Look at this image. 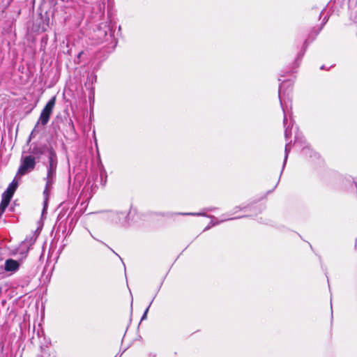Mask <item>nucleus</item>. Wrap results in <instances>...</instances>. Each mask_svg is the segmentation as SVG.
<instances>
[{
	"label": "nucleus",
	"instance_id": "nucleus-1",
	"mask_svg": "<svg viewBox=\"0 0 357 357\" xmlns=\"http://www.w3.org/2000/svg\"><path fill=\"white\" fill-rule=\"evenodd\" d=\"M58 165V158L54 149H49L47 155V162L45 164L47 175L44 178L45 181V187L43 191V210L44 213L47 208L50 191L56 179V169Z\"/></svg>",
	"mask_w": 357,
	"mask_h": 357
},
{
	"label": "nucleus",
	"instance_id": "nucleus-2",
	"mask_svg": "<svg viewBox=\"0 0 357 357\" xmlns=\"http://www.w3.org/2000/svg\"><path fill=\"white\" fill-rule=\"evenodd\" d=\"M36 159L32 155H27L22 158L20 166L17 170L16 177H20L34 169Z\"/></svg>",
	"mask_w": 357,
	"mask_h": 357
},
{
	"label": "nucleus",
	"instance_id": "nucleus-3",
	"mask_svg": "<svg viewBox=\"0 0 357 357\" xmlns=\"http://www.w3.org/2000/svg\"><path fill=\"white\" fill-rule=\"evenodd\" d=\"M177 214L178 215H181L206 216V217L211 218L212 219L211 221L210 222L209 225L205 227L204 231H207L209 229H211L212 227L218 225L220 223L223 222H225L226 220L236 219V218H225V219H222V220L218 221L215 216H213V215H207L205 213H178Z\"/></svg>",
	"mask_w": 357,
	"mask_h": 357
},
{
	"label": "nucleus",
	"instance_id": "nucleus-4",
	"mask_svg": "<svg viewBox=\"0 0 357 357\" xmlns=\"http://www.w3.org/2000/svg\"><path fill=\"white\" fill-rule=\"evenodd\" d=\"M281 88H282V86H280L279 91H278V96H279L281 107L284 112L283 123H284V137H285L286 141H288L289 138L291 135V128H290L289 126H290V125L292 126L293 123H292V121H291L289 123V125L287 126V118L285 114V108H284L283 102L281 99Z\"/></svg>",
	"mask_w": 357,
	"mask_h": 357
},
{
	"label": "nucleus",
	"instance_id": "nucleus-5",
	"mask_svg": "<svg viewBox=\"0 0 357 357\" xmlns=\"http://www.w3.org/2000/svg\"><path fill=\"white\" fill-rule=\"evenodd\" d=\"M20 262L13 259H8L5 261L4 270L11 273H16L20 268Z\"/></svg>",
	"mask_w": 357,
	"mask_h": 357
},
{
	"label": "nucleus",
	"instance_id": "nucleus-6",
	"mask_svg": "<svg viewBox=\"0 0 357 357\" xmlns=\"http://www.w3.org/2000/svg\"><path fill=\"white\" fill-rule=\"evenodd\" d=\"M50 149H53V148L52 146H47L46 144H43V145L36 144L31 149V153L33 155L39 157L40 155H44L45 153H47V155H48Z\"/></svg>",
	"mask_w": 357,
	"mask_h": 357
},
{
	"label": "nucleus",
	"instance_id": "nucleus-7",
	"mask_svg": "<svg viewBox=\"0 0 357 357\" xmlns=\"http://www.w3.org/2000/svg\"><path fill=\"white\" fill-rule=\"evenodd\" d=\"M50 117L41 112L39 119L36 123L34 128L31 132L30 137H35L36 134L39 132L38 126L40 123H41L42 126H45L48 123Z\"/></svg>",
	"mask_w": 357,
	"mask_h": 357
},
{
	"label": "nucleus",
	"instance_id": "nucleus-8",
	"mask_svg": "<svg viewBox=\"0 0 357 357\" xmlns=\"http://www.w3.org/2000/svg\"><path fill=\"white\" fill-rule=\"evenodd\" d=\"M18 186V181L17 177L13 179V181L9 184L6 190L3 193V195L12 198Z\"/></svg>",
	"mask_w": 357,
	"mask_h": 357
},
{
	"label": "nucleus",
	"instance_id": "nucleus-9",
	"mask_svg": "<svg viewBox=\"0 0 357 357\" xmlns=\"http://www.w3.org/2000/svg\"><path fill=\"white\" fill-rule=\"evenodd\" d=\"M56 102V97H52L46 104L43 109L42 110V112L46 115H47L49 117H50V115L52 112L53 108L55 105Z\"/></svg>",
	"mask_w": 357,
	"mask_h": 357
},
{
	"label": "nucleus",
	"instance_id": "nucleus-10",
	"mask_svg": "<svg viewBox=\"0 0 357 357\" xmlns=\"http://www.w3.org/2000/svg\"><path fill=\"white\" fill-rule=\"evenodd\" d=\"M31 244L32 243H30L29 245L27 242H22L18 248L19 254L21 255L23 257H26Z\"/></svg>",
	"mask_w": 357,
	"mask_h": 357
},
{
	"label": "nucleus",
	"instance_id": "nucleus-11",
	"mask_svg": "<svg viewBox=\"0 0 357 357\" xmlns=\"http://www.w3.org/2000/svg\"><path fill=\"white\" fill-rule=\"evenodd\" d=\"M291 142H289V143H287L286 145H285V149H284V162H283V165H282V172L283 171L285 165H286V163H287V158H288V155H289V153L291 151Z\"/></svg>",
	"mask_w": 357,
	"mask_h": 357
},
{
	"label": "nucleus",
	"instance_id": "nucleus-12",
	"mask_svg": "<svg viewBox=\"0 0 357 357\" xmlns=\"http://www.w3.org/2000/svg\"><path fill=\"white\" fill-rule=\"evenodd\" d=\"M12 198H10L8 197H6L3 195H2L1 202L0 203V208L2 210H6V208L8 207L10 200Z\"/></svg>",
	"mask_w": 357,
	"mask_h": 357
},
{
	"label": "nucleus",
	"instance_id": "nucleus-13",
	"mask_svg": "<svg viewBox=\"0 0 357 357\" xmlns=\"http://www.w3.org/2000/svg\"><path fill=\"white\" fill-rule=\"evenodd\" d=\"M152 303H153V300L151 301V302L150 303L149 306L145 310V311H144V314H143V315H142V317L141 318V321H143V320L146 319L147 313L149 312V307H150L151 305L152 304Z\"/></svg>",
	"mask_w": 357,
	"mask_h": 357
},
{
	"label": "nucleus",
	"instance_id": "nucleus-14",
	"mask_svg": "<svg viewBox=\"0 0 357 357\" xmlns=\"http://www.w3.org/2000/svg\"><path fill=\"white\" fill-rule=\"evenodd\" d=\"M294 142L296 144L298 142L303 143V137L299 134H296Z\"/></svg>",
	"mask_w": 357,
	"mask_h": 357
},
{
	"label": "nucleus",
	"instance_id": "nucleus-15",
	"mask_svg": "<svg viewBox=\"0 0 357 357\" xmlns=\"http://www.w3.org/2000/svg\"><path fill=\"white\" fill-rule=\"evenodd\" d=\"M98 9L100 12H104L105 10V3L99 2L98 4Z\"/></svg>",
	"mask_w": 357,
	"mask_h": 357
},
{
	"label": "nucleus",
	"instance_id": "nucleus-16",
	"mask_svg": "<svg viewBox=\"0 0 357 357\" xmlns=\"http://www.w3.org/2000/svg\"><path fill=\"white\" fill-rule=\"evenodd\" d=\"M237 208L239 209V210H243V209L245 208V206H243V207L237 206V207L235 208V209H237Z\"/></svg>",
	"mask_w": 357,
	"mask_h": 357
},
{
	"label": "nucleus",
	"instance_id": "nucleus-17",
	"mask_svg": "<svg viewBox=\"0 0 357 357\" xmlns=\"http://www.w3.org/2000/svg\"><path fill=\"white\" fill-rule=\"evenodd\" d=\"M4 211H5V210H2L1 208H0V218L1 217V215H3Z\"/></svg>",
	"mask_w": 357,
	"mask_h": 357
},
{
	"label": "nucleus",
	"instance_id": "nucleus-18",
	"mask_svg": "<svg viewBox=\"0 0 357 357\" xmlns=\"http://www.w3.org/2000/svg\"><path fill=\"white\" fill-rule=\"evenodd\" d=\"M304 52H303L302 54H299L298 56V58L296 59V61H298V59H299L300 57H301L303 55Z\"/></svg>",
	"mask_w": 357,
	"mask_h": 357
},
{
	"label": "nucleus",
	"instance_id": "nucleus-19",
	"mask_svg": "<svg viewBox=\"0 0 357 357\" xmlns=\"http://www.w3.org/2000/svg\"><path fill=\"white\" fill-rule=\"evenodd\" d=\"M83 54V52H80L78 55H77V58H80L81 55Z\"/></svg>",
	"mask_w": 357,
	"mask_h": 357
},
{
	"label": "nucleus",
	"instance_id": "nucleus-20",
	"mask_svg": "<svg viewBox=\"0 0 357 357\" xmlns=\"http://www.w3.org/2000/svg\"><path fill=\"white\" fill-rule=\"evenodd\" d=\"M102 34L104 35V36H107V31H102Z\"/></svg>",
	"mask_w": 357,
	"mask_h": 357
},
{
	"label": "nucleus",
	"instance_id": "nucleus-21",
	"mask_svg": "<svg viewBox=\"0 0 357 357\" xmlns=\"http://www.w3.org/2000/svg\"><path fill=\"white\" fill-rule=\"evenodd\" d=\"M355 248H356V250H357V238H356V243H355Z\"/></svg>",
	"mask_w": 357,
	"mask_h": 357
},
{
	"label": "nucleus",
	"instance_id": "nucleus-22",
	"mask_svg": "<svg viewBox=\"0 0 357 357\" xmlns=\"http://www.w3.org/2000/svg\"><path fill=\"white\" fill-rule=\"evenodd\" d=\"M121 215H123V216H126V213H121Z\"/></svg>",
	"mask_w": 357,
	"mask_h": 357
},
{
	"label": "nucleus",
	"instance_id": "nucleus-23",
	"mask_svg": "<svg viewBox=\"0 0 357 357\" xmlns=\"http://www.w3.org/2000/svg\"><path fill=\"white\" fill-rule=\"evenodd\" d=\"M206 210L207 211H212V209H211V208H210V209L208 208V209H206Z\"/></svg>",
	"mask_w": 357,
	"mask_h": 357
},
{
	"label": "nucleus",
	"instance_id": "nucleus-24",
	"mask_svg": "<svg viewBox=\"0 0 357 357\" xmlns=\"http://www.w3.org/2000/svg\"><path fill=\"white\" fill-rule=\"evenodd\" d=\"M307 41L305 40L304 45H307Z\"/></svg>",
	"mask_w": 357,
	"mask_h": 357
},
{
	"label": "nucleus",
	"instance_id": "nucleus-25",
	"mask_svg": "<svg viewBox=\"0 0 357 357\" xmlns=\"http://www.w3.org/2000/svg\"><path fill=\"white\" fill-rule=\"evenodd\" d=\"M36 357H43V356L41 355H38Z\"/></svg>",
	"mask_w": 357,
	"mask_h": 357
}]
</instances>
